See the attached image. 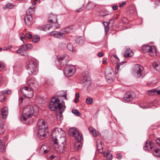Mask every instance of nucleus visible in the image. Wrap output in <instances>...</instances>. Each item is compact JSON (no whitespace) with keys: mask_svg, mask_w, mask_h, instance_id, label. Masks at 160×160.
Wrapping results in <instances>:
<instances>
[{"mask_svg":"<svg viewBox=\"0 0 160 160\" xmlns=\"http://www.w3.org/2000/svg\"><path fill=\"white\" fill-rule=\"evenodd\" d=\"M71 134L73 135L75 139L78 142H81L82 139V135L78 132L72 131L71 132Z\"/></svg>","mask_w":160,"mask_h":160,"instance_id":"obj_16","label":"nucleus"},{"mask_svg":"<svg viewBox=\"0 0 160 160\" xmlns=\"http://www.w3.org/2000/svg\"><path fill=\"white\" fill-rule=\"evenodd\" d=\"M103 24L105 32H108L109 28V25L108 23L105 22Z\"/></svg>","mask_w":160,"mask_h":160,"instance_id":"obj_39","label":"nucleus"},{"mask_svg":"<svg viewBox=\"0 0 160 160\" xmlns=\"http://www.w3.org/2000/svg\"><path fill=\"white\" fill-rule=\"evenodd\" d=\"M50 18H52V19L54 21V22H55V23H56L58 24V23L57 22V16L55 15H54L53 14H51L50 16Z\"/></svg>","mask_w":160,"mask_h":160,"instance_id":"obj_42","label":"nucleus"},{"mask_svg":"<svg viewBox=\"0 0 160 160\" xmlns=\"http://www.w3.org/2000/svg\"><path fill=\"white\" fill-rule=\"evenodd\" d=\"M135 77L136 78H142L144 76L143 73V68L139 64L136 65L134 68Z\"/></svg>","mask_w":160,"mask_h":160,"instance_id":"obj_6","label":"nucleus"},{"mask_svg":"<svg viewBox=\"0 0 160 160\" xmlns=\"http://www.w3.org/2000/svg\"><path fill=\"white\" fill-rule=\"evenodd\" d=\"M27 33H26L25 35H24L23 33H22L20 35V39L23 42H24L23 40V39H24L25 37H27Z\"/></svg>","mask_w":160,"mask_h":160,"instance_id":"obj_46","label":"nucleus"},{"mask_svg":"<svg viewBox=\"0 0 160 160\" xmlns=\"http://www.w3.org/2000/svg\"><path fill=\"white\" fill-rule=\"evenodd\" d=\"M82 84L85 87H88L91 83L90 78L88 72H85L82 74Z\"/></svg>","mask_w":160,"mask_h":160,"instance_id":"obj_8","label":"nucleus"},{"mask_svg":"<svg viewBox=\"0 0 160 160\" xmlns=\"http://www.w3.org/2000/svg\"><path fill=\"white\" fill-rule=\"evenodd\" d=\"M26 67L30 75H35L38 72V64L37 62L33 60L28 61Z\"/></svg>","mask_w":160,"mask_h":160,"instance_id":"obj_3","label":"nucleus"},{"mask_svg":"<svg viewBox=\"0 0 160 160\" xmlns=\"http://www.w3.org/2000/svg\"><path fill=\"white\" fill-rule=\"evenodd\" d=\"M152 154L154 156L156 157H160V148H156L152 151Z\"/></svg>","mask_w":160,"mask_h":160,"instance_id":"obj_30","label":"nucleus"},{"mask_svg":"<svg viewBox=\"0 0 160 160\" xmlns=\"http://www.w3.org/2000/svg\"><path fill=\"white\" fill-rule=\"evenodd\" d=\"M85 41L84 38L82 36L77 37L75 39V42L76 43L79 44H83Z\"/></svg>","mask_w":160,"mask_h":160,"instance_id":"obj_24","label":"nucleus"},{"mask_svg":"<svg viewBox=\"0 0 160 160\" xmlns=\"http://www.w3.org/2000/svg\"><path fill=\"white\" fill-rule=\"evenodd\" d=\"M74 101L76 103L78 102H79V99H78V98H76L74 99Z\"/></svg>","mask_w":160,"mask_h":160,"instance_id":"obj_64","label":"nucleus"},{"mask_svg":"<svg viewBox=\"0 0 160 160\" xmlns=\"http://www.w3.org/2000/svg\"><path fill=\"white\" fill-rule=\"evenodd\" d=\"M134 93H131V92H128L126 93L124 96L123 99L124 100L127 101H129L132 100L133 97H132V94Z\"/></svg>","mask_w":160,"mask_h":160,"instance_id":"obj_20","label":"nucleus"},{"mask_svg":"<svg viewBox=\"0 0 160 160\" xmlns=\"http://www.w3.org/2000/svg\"><path fill=\"white\" fill-rule=\"evenodd\" d=\"M105 13L103 15H101V16L102 17H105L107 15H109V14H108L107 13V12H104Z\"/></svg>","mask_w":160,"mask_h":160,"instance_id":"obj_57","label":"nucleus"},{"mask_svg":"<svg viewBox=\"0 0 160 160\" xmlns=\"http://www.w3.org/2000/svg\"><path fill=\"white\" fill-rule=\"evenodd\" d=\"M23 100V98L22 97H20L19 98V102L20 103H22Z\"/></svg>","mask_w":160,"mask_h":160,"instance_id":"obj_62","label":"nucleus"},{"mask_svg":"<svg viewBox=\"0 0 160 160\" xmlns=\"http://www.w3.org/2000/svg\"><path fill=\"white\" fill-rule=\"evenodd\" d=\"M73 29V28L72 26H71L68 27H67L64 29H62L63 32L65 33V35L67 34L68 33L71 32Z\"/></svg>","mask_w":160,"mask_h":160,"instance_id":"obj_29","label":"nucleus"},{"mask_svg":"<svg viewBox=\"0 0 160 160\" xmlns=\"http://www.w3.org/2000/svg\"><path fill=\"white\" fill-rule=\"evenodd\" d=\"M2 94L0 95V101L3 102H4L6 99V98L4 96L5 94L8 95L10 94L11 93V91L10 90H5L1 92Z\"/></svg>","mask_w":160,"mask_h":160,"instance_id":"obj_17","label":"nucleus"},{"mask_svg":"<svg viewBox=\"0 0 160 160\" xmlns=\"http://www.w3.org/2000/svg\"><path fill=\"white\" fill-rule=\"evenodd\" d=\"M125 4L126 2H122V3L120 4L119 6L120 7H122Z\"/></svg>","mask_w":160,"mask_h":160,"instance_id":"obj_50","label":"nucleus"},{"mask_svg":"<svg viewBox=\"0 0 160 160\" xmlns=\"http://www.w3.org/2000/svg\"><path fill=\"white\" fill-rule=\"evenodd\" d=\"M50 149V147L47 145H43L40 148V152L42 153L45 154L48 152Z\"/></svg>","mask_w":160,"mask_h":160,"instance_id":"obj_19","label":"nucleus"},{"mask_svg":"<svg viewBox=\"0 0 160 160\" xmlns=\"http://www.w3.org/2000/svg\"><path fill=\"white\" fill-rule=\"evenodd\" d=\"M39 36L37 35H34L32 39V41L34 42H37L40 40Z\"/></svg>","mask_w":160,"mask_h":160,"instance_id":"obj_36","label":"nucleus"},{"mask_svg":"<svg viewBox=\"0 0 160 160\" xmlns=\"http://www.w3.org/2000/svg\"><path fill=\"white\" fill-rule=\"evenodd\" d=\"M76 98H78L79 97V94L78 93H76L75 94Z\"/></svg>","mask_w":160,"mask_h":160,"instance_id":"obj_63","label":"nucleus"},{"mask_svg":"<svg viewBox=\"0 0 160 160\" xmlns=\"http://www.w3.org/2000/svg\"><path fill=\"white\" fill-rule=\"evenodd\" d=\"M60 100L58 98L55 99V98H52L51 102L49 103V108L52 111H54L56 109L59 110V114L57 115V118L60 120L62 119V113L64 112L65 107H64V103L63 102H60Z\"/></svg>","mask_w":160,"mask_h":160,"instance_id":"obj_1","label":"nucleus"},{"mask_svg":"<svg viewBox=\"0 0 160 160\" xmlns=\"http://www.w3.org/2000/svg\"><path fill=\"white\" fill-rule=\"evenodd\" d=\"M13 5L11 3H7L5 7L3 8V9L5 10L7 9H12L13 8Z\"/></svg>","mask_w":160,"mask_h":160,"instance_id":"obj_38","label":"nucleus"},{"mask_svg":"<svg viewBox=\"0 0 160 160\" xmlns=\"http://www.w3.org/2000/svg\"><path fill=\"white\" fill-rule=\"evenodd\" d=\"M102 142H100L97 144V149L99 153H102L103 152V148L102 146Z\"/></svg>","mask_w":160,"mask_h":160,"instance_id":"obj_33","label":"nucleus"},{"mask_svg":"<svg viewBox=\"0 0 160 160\" xmlns=\"http://www.w3.org/2000/svg\"><path fill=\"white\" fill-rule=\"evenodd\" d=\"M56 150L58 152L63 153L65 150V144H60L57 143V142L53 143Z\"/></svg>","mask_w":160,"mask_h":160,"instance_id":"obj_14","label":"nucleus"},{"mask_svg":"<svg viewBox=\"0 0 160 160\" xmlns=\"http://www.w3.org/2000/svg\"><path fill=\"white\" fill-rule=\"evenodd\" d=\"M118 6L117 5H115L112 7V8L114 10H116L117 9Z\"/></svg>","mask_w":160,"mask_h":160,"instance_id":"obj_54","label":"nucleus"},{"mask_svg":"<svg viewBox=\"0 0 160 160\" xmlns=\"http://www.w3.org/2000/svg\"><path fill=\"white\" fill-rule=\"evenodd\" d=\"M95 6L96 5L93 2H89L86 7V8L87 9L90 10L94 8Z\"/></svg>","mask_w":160,"mask_h":160,"instance_id":"obj_32","label":"nucleus"},{"mask_svg":"<svg viewBox=\"0 0 160 160\" xmlns=\"http://www.w3.org/2000/svg\"><path fill=\"white\" fill-rule=\"evenodd\" d=\"M65 135H63L60 137L57 138V143L58 144H65L64 143L66 141Z\"/></svg>","mask_w":160,"mask_h":160,"instance_id":"obj_21","label":"nucleus"},{"mask_svg":"<svg viewBox=\"0 0 160 160\" xmlns=\"http://www.w3.org/2000/svg\"><path fill=\"white\" fill-rule=\"evenodd\" d=\"M32 36L31 33L27 34V37L28 38H32Z\"/></svg>","mask_w":160,"mask_h":160,"instance_id":"obj_55","label":"nucleus"},{"mask_svg":"<svg viewBox=\"0 0 160 160\" xmlns=\"http://www.w3.org/2000/svg\"><path fill=\"white\" fill-rule=\"evenodd\" d=\"M109 152H104L103 154L104 157H106L109 154Z\"/></svg>","mask_w":160,"mask_h":160,"instance_id":"obj_60","label":"nucleus"},{"mask_svg":"<svg viewBox=\"0 0 160 160\" xmlns=\"http://www.w3.org/2000/svg\"><path fill=\"white\" fill-rule=\"evenodd\" d=\"M8 109L7 107H4L2 110V114L3 118H6L8 113Z\"/></svg>","mask_w":160,"mask_h":160,"instance_id":"obj_27","label":"nucleus"},{"mask_svg":"<svg viewBox=\"0 0 160 160\" xmlns=\"http://www.w3.org/2000/svg\"><path fill=\"white\" fill-rule=\"evenodd\" d=\"M38 135L41 139H43L46 137V134L49 132L48 131L47 128H42L40 127L38 128Z\"/></svg>","mask_w":160,"mask_h":160,"instance_id":"obj_10","label":"nucleus"},{"mask_svg":"<svg viewBox=\"0 0 160 160\" xmlns=\"http://www.w3.org/2000/svg\"><path fill=\"white\" fill-rule=\"evenodd\" d=\"M90 132L94 137H96L98 135L99 133L96 129L93 127H90L89 128Z\"/></svg>","mask_w":160,"mask_h":160,"instance_id":"obj_25","label":"nucleus"},{"mask_svg":"<svg viewBox=\"0 0 160 160\" xmlns=\"http://www.w3.org/2000/svg\"><path fill=\"white\" fill-rule=\"evenodd\" d=\"M65 57H60L58 58V60L60 63V65L61 66H64V65L66 64V63L64 64L63 62H64Z\"/></svg>","mask_w":160,"mask_h":160,"instance_id":"obj_34","label":"nucleus"},{"mask_svg":"<svg viewBox=\"0 0 160 160\" xmlns=\"http://www.w3.org/2000/svg\"><path fill=\"white\" fill-rule=\"evenodd\" d=\"M21 92L24 96L27 98H31L33 96V91L28 87H24L21 90Z\"/></svg>","mask_w":160,"mask_h":160,"instance_id":"obj_9","label":"nucleus"},{"mask_svg":"<svg viewBox=\"0 0 160 160\" xmlns=\"http://www.w3.org/2000/svg\"><path fill=\"white\" fill-rule=\"evenodd\" d=\"M153 67L159 72H160V64L158 61L154 62L152 63Z\"/></svg>","mask_w":160,"mask_h":160,"instance_id":"obj_28","label":"nucleus"},{"mask_svg":"<svg viewBox=\"0 0 160 160\" xmlns=\"http://www.w3.org/2000/svg\"><path fill=\"white\" fill-rule=\"evenodd\" d=\"M111 69L110 68L106 69L105 71V78L107 82L108 83H111L113 81L112 78L113 76L112 72H111Z\"/></svg>","mask_w":160,"mask_h":160,"instance_id":"obj_11","label":"nucleus"},{"mask_svg":"<svg viewBox=\"0 0 160 160\" xmlns=\"http://www.w3.org/2000/svg\"><path fill=\"white\" fill-rule=\"evenodd\" d=\"M37 126L38 128L40 127L42 128H47L45 122L42 119H40L38 120L37 122Z\"/></svg>","mask_w":160,"mask_h":160,"instance_id":"obj_23","label":"nucleus"},{"mask_svg":"<svg viewBox=\"0 0 160 160\" xmlns=\"http://www.w3.org/2000/svg\"><path fill=\"white\" fill-rule=\"evenodd\" d=\"M51 27L48 26V25L44 26L43 27H40V30H42L44 31H46L49 30V28Z\"/></svg>","mask_w":160,"mask_h":160,"instance_id":"obj_43","label":"nucleus"},{"mask_svg":"<svg viewBox=\"0 0 160 160\" xmlns=\"http://www.w3.org/2000/svg\"><path fill=\"white\" fill-rule=\"evenodd\" d=\"M103 53L101 52H99L98 53V56L99 57H102L103 56Z\"/></svg>","mask_w":160,"mask_h":160,"instance_id":"obj_52","label":"nucleus"},{"mask_svg":"<svg viewBox=\"0 0 160 160\" xmlns=\"http://www.w3.org/2000/svg\"><path fill=\"white\" fill-rule=\"evenodd\" d=\"M122 155L121 153H118L117 154V158L118 159H120L122 158Z\"/></svg>","mask_w":160,"mask_h":160,"instance_id":"obj_48","label":"nucleus"},{"mask_svg":"<svg viewBox=\"0 0 160 160\" xmlns=\"http://www.w3.org/2000/svg\"><path fill=\"white\" fill-rule=\"evenodd\" d=\"M5 143L3 142L2 140H0V151L4 152L5 151Z\"/></svg>","mask_w":160,"mask_h":160,"instance_id":"obj_31","label":"nucleus"},{"mask_svg":"<svg viewBox=\"0 0 160 160\" xmlns=\"http://www.w3.org/2000/svg\"><path fill=\"white\" fill-rule=\"evenodd\" d=\"M34 12V7H30L26 11V13L31 15Z\"/></svg>","mask_w":160,"mask_h":160,"instance_id":"obj_35","label":"nucleus"},{"mask_svg":"<svg viewBox=\"0 0 160 160\" xmlns=\"http://www.w3.org/2000/svg\"><path fill=\"white\" fill-rule=\"evenodd\" d=\"M151 142H147L145 145L143 147L144 149L146 151H150L152 149Z\"/></svg>","mask_w":160,"mask_h":160,"instance_id":"obj_26","label":"nucleus"},{"mask_svg":"<svg viewBox=\"0 0 160 160\" xmlns=\"http://www.w3.org/2000/svg\"><path fill=\"white\" fill-rule=\"evenodd\" d=\"M58 96H60V97H63L65 98L66 99L67 95H66V94H64L63 95H58Z\"/></svg>","mask_w":160,"mask_h":160,"instance_id":"obj_58","label":"nucleus"},{"mask_svg":"<svg viewBox=\"0 0 160 160\" xmlns=\"http://www.w3.org/2000/svg\"><path fill=\"white\" fill-rule=\"evenodd\" d=\"M75 145L78 146V149L79 150V148H80L81 147V144H78V143H77Z\"/></svg>","mask_w":160,"mask_h":160,"instance_id":"obj_56","label":"nucleus"},{"mask_svg":"<svg viewBox=\"0 0 160 160\" xmlns=\"http://www.w3.org/2000/svg\"><path fill=\"white\" fill-rule=\"evenodd\" d=\"M34 115V110L33 107L30 105H26L24 108L22 115L21 117L22 121H25L28 118L31 117Z\"/></svg>","mask_w":160,"mask_h":160,"instance_id":"obj_2","label":"nucleus"},{"mask_svg":"<svg viewBox=\"0 0 160 160\" xmlns=\"http://www.w3.org/2000/svg\"><path fill=\"white\" fill-rule=\"evenodd\" d=\"M156 142L157 144L160 146V138H158L156 140Z\"/></svg>","mask_w":160,"mask_h":160,"instance_id":"obj_51","label":"nucleus"},{"mask_svg":"<svg viewBox=\"0 0 160 160\" xmlns=\"http://www.w3.org/2000/svg\"><path fill=\"white\" fill-rule=\"evenodd\" d=\"M72 112L76 116H79L81 115L80 112H79L78 110L77 109L72 110Z\"/></svg>","mask_w":160,"mask_h":160,"instance_id":"obj_40","label":"nucleus"},{"mask_svg":"<svg viewBox=\"0 0 160 160\" xmlns=\"http://www.w3.org/2000/svg\"><path fill=\"white\" fill-rule=\"evenodd\" d=\"M26 24L28 26H30L32 23V17L31 15H27L24 18Z\"/></svg>","mask_w":160,"mask_h":160,"instance_id":"obj_18","label":"nucleus"},{"mask_svg":"<svg viewBox=\"0 0 160 160\" xmlns=\"http://www.w3.org/2000/svg\"><path fill=\"white\" fill-rule=\"evenodd\" d=\"M120 65L118 64L116 65L115 68V72L116 73H118L119 71V68L120 67Z\"/></svg>","mask_w":160,"mask_h":160,"instance_id":"obj_47","label":"nucleus"},{"mask_svg":"<svg viewBox=\"0 0 160 160\" xmlns=\"http://www.w3.org/2000/svg\"><path fill=\"white\" fill-rule=\"evenodd\" d=\"M133 55L132 51L130 48H127L124 53V56L126 58L131 57Z\"/></svg>","mask_w":160,"mask_h":160,"instance_id":"obj_22","label":"nucleus"},{"mask_svg":"<svg viewBox=\"0 0 160 160\" xmlns=\"http://www.w3.org/2000/svg\"><path fill=\"white\" fill-rule=\"evenodd\" d=\"M4 124L3 123H0V135L3 133L5 131V129L3 128Z\"/></svg>","mask_w":160,"mask_h":160,"instance_id":"obj_41","label":"nucleus"},{"mask_svg":"<svg viewBox=\"0 0 160 160\" xmlns=\"http://www.w3.org/2000/svg\"><path fill=\"white\" fill-rule=\"evenodd\" d=\"M3 65L2 63L0 62V69H3Z\"/></svg>","mask_w":160,"mask_h":160,"instance_id":"obj_61","label":"nucleus"},{"mask_svg":"<svg viewBox=\"0 0 160 160\" xmlns=\"http://www.w3.org/2000/svg\"><path fill=\"white\" fill-rule=\"evenodd\" d=\"M50 158L52 160H56L55 158H56L57 157L53 155H52L50 156Z\"/></svg>","mask_w":160,"mask_h":160,"instance_id":"obj_53","label":"nucleus"},{"mask_svg":"<svg viewBox=\"0 0 160 160\" xmlns=\"http://www.w3.org/2000/svg\"><path fill=\"white\" fill-rule=\"evenodd\" d=\"M84 9V7H82L81 8H79L77 10V12H79L83 10Z\"/></svg>","mask_w":160,"mask_h":160,"instance_id":"obj_49","label":"nucleus"},{"mask_svg":"<svg viewBox=\"0 0 160 160\" xmlns=\"http://www.w3.org/2000/svg\"><path fill=\"white\" fill-rule=\"evenodd\" d=\"M86 103L88 105H91L93 102V100L92 98L89 97L86 99Z\"/></svg>","mask_w":160,"mask_h":160,"instance_id":"obj_37","label":"nucleus"},{"mask_svg":"<svg viewBox=\"0 0 160 160\" xmlns=\"http://www.w3.org/2000/svg\"><path fill=\"white\" fill-rule=\"evenodd\" d=\"M55 24V27L56 28H59L60 27L58 23V24L56 23H55V22H54Z\"/></svg>","mask_w":160,"mask_h":160,"instance_id":"obj_59","label":"nucleus"},{"mask_svg":"<svg viewBox=\"0 0 160 160\" xmlns=\"http://www.w3.org/2000/svg\"><path fill=\"white\" fill-rule=\"evenodd\" d=\"M32 45L30 44H27L22 45L20 46L19 48L16 51L17 53L21 54L22 52L25 51L29 49L32 48Z\"/></svg>","mask_w":160,"mask_h":160,"instance_id":"obj_15","label":"nucleus"},{"mask_svg":"<svg viewBox=\"0 0 160 160\" xmlns=\"http://www.w3.org/2000/svg\"><path fill=\"white\" fill-rule=\"evenodd\" d=\"M75 71V68L73 65H67L65 67L63 70L65 75L67 77L72 76L74 73Z\"/></svg>","mask_w":160,"mask_h":160,"instance_id":"obj_7","label":"nucleus"},{"mask_svg":"<svg viewBox=\"0 0 160 160\" xmlns=\"http://www.w3.org/2000/svg\"><path fill=\"white\" fill-rule=\"evenodd\" d=\"M63 135H65V133L62 129L57 128H55L52 133V141L53 143L57 142V137H60Z\"/></svg>","mask_w":160,"mask_h":160,"instance_id":"obj_4","label":"nucleus"},{"mask_svg":"<svg viewBox=\"0 0 160 160\" xmlns=\"http://www.w3.org/2000/svg\"><path fill=\"white\" fill-rule=\"evenodd\" d=\"M49 34L51 36L59 38H64L65 35L63 30H61L59 32L56 31H53L50 32Z\"/></svg>","mask_w":160,"mask_h":160,"instance_id":"obj_13","label":"nucleus"},{"mask_svg":"<svg viewBox=\"0 0 160 160\" xmlns=\"http://www.w3.org/2000/svg\"><path fill=\"white\" fill-rule=\"evenodd\" d=\"M67 47L68 49L71 51H73V46L71 43H68L67 45Z\"/></svg>","mask_w":160,"mask_h":160,"instance_id":"obj_45","label":"nucleus"},{"mask_svg":"<svg viewBox=\"0 0 160 160\" xmlns=\"http://www.w3.org/2000/svg\"><path fill=\"white\" fill-rule=\"evenodd\" d=\"M142 50L144 53L149 52L152 57L156 55V48L154 46L145 45L142 47Z\"/></svg>","mask_w":160,"mask_h":160,"instance_id":"obj_5","label":"nucleus"},{"mask_svg":"<svg viewBox=\"0 0 160 160\" xmlns=\"http://www.w3.org/2000/svg\"><path fill=\"white\" fill-rule=\"evenodd\" d=\"M28 83L30 89L32 91L36 90L38 88V84L36 80L34 78L28 80Z\"/></svg>","mask_w":160,"mask_h":160,"instance_id":"obj_12","label":"nucleus"},{"mask_svg":"<svg viewBox=\"0 0 160 160\" xmlns=\"http://www.w3.org/2000/svg\"><path fill=\"white\" fill-rule=\"evenodd\" d=\"M157 91H158L156 90V89H154L148 91V93L150 95H152L154 94L155 93H157Z\"/></svg>","mask_w":160,"mask_h":160,"instance_id":"obj_44","label":"nucleus"}]
</instances>
